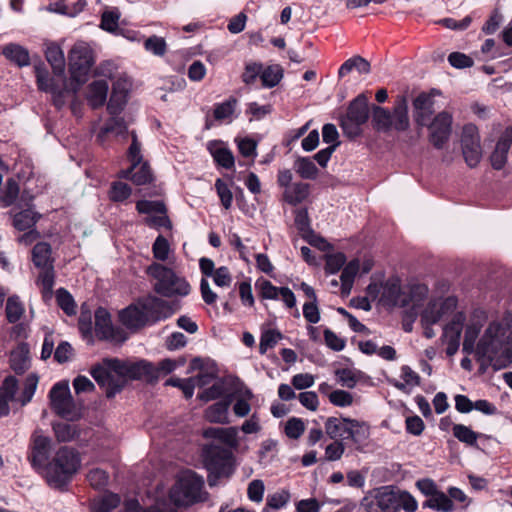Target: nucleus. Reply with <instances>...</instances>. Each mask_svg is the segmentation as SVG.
<instances>
[{"label":"nucleus","instance_id":"f257e3e1","mask_svg":"<svg viewBox=\"0 0 512 512\" xmlns=\"http://www.w3.org/2000/svg\"><path fill=\"white\" fill-rule=\"evenodd\" d=\"M512 347V332L509 326L498 321L491 322L476 346V354L483 364L495 370L503 369L509 362Z\"/></svg>","mask_w":512,"mask_h":512},{"label":"nucleus","instance_id":"f03ea898","mask_svg":"<svg viewBox=\"0 0 512 512\" xmlns=\"http://www.w3.org/2000/svg\"><path fill=\"white\" fill-rule=\"evenodd\" d=\"M179 306L154 295L138 298L130 304V333L170 318Z\"/></svg>","mask_w":512,"mask_h":512},{"label":"nucleus","instance_id":"7ed1b4c3","mask_svg":"<svg viewBox=\"0 0 512 512\" xmlns=\"http://www.w3.org/2000/svg\"><path fill=\"white\" fill-rule=\"evenodd\" d=\"M80 462L74 449L65 446L59 448L51 461L43 467L47 484L53 489L63 490L78 471Z\"/></svg>","mask_w":512,"mask_h":512},{"label":"nucleus","instance_id":"20e7f679","mask_svg":"<svg viewBox=\"0 0 512 512\" xmlns=\"http://www.w3.org/2000/svg\"><path fill=\"white\" fill-rule=\"evenodd\" d=\"M90 374L111 398L120 392L128 381V364L116 358H105L90 369Z\"/></svg>","mask_w":512,"mask_h":512},{"label":"nucleus","instance_id":"39448f33","mask_svg":"<svg viewBox=\"0 0 512 512\" xmlns=\"http://www.w3.org/2000/svg\"><path fill=\"white\" fill-rule=\"evenodd\" d=\"M145 272L154 281V292L163 297H185L191 291V286L184 277L161 263H151Z\"/></svg>","mask_w":512,"mask_h":512},{"label":"nucleus","instance_id":"423d86ee","mask_svg":"<svg viewBox=\"0 0 512 512\" xmlns=\"http://www.w3.org/2000/svg\"><path fill=\"white\" fill-rule=\"evenodd\" d=\"M128 82L126 79H118L113 83L112 93L108 102L107 109L112 116L110 121L101 129L98 138L103 140L105 136L113 134L115 136L123 135L126 130V124L123 117L119 114L124 110L127 104Z\"/></svg>","mask_w":512,"mask_h":512},{"label":"nucleus","instance_id":"0eeeda50","mask_svg":"<svg viewBox=\"0 0 512 512\" xmlns=\"http://www.w3.org/2000/svg\"><path fill=\"white\" fill-rule=\"evenodd\" d=\"M204 480L195 472H185L170 490V500L175 506L190 505L201 499Z\"/></svg>","mask_w":512,"mask_h":512},{"label":"nucleus","instance_id":"6e6552de","mask_svg":"<svg viewBox=\"0 0 512 512\" xmlns=\"http://www.w3.org/2000/svg\"><path fill=\"white\" fill-rule=\"evenodd\" d=\"M69 70L72 83L76 82L73 87L74 92H78L80 86L86 81L87 75L94 64L93 53L90 46L85 42L76 43L70 50Z\"/></svg>","mask_w":512,"mask_h":512},{"label":"nucleus","instance_id":"1a4fd4ad","mask_svg":"<svg viewBox=\"0 0 512 512\" xmlns=\"http://www.w3.org/2000/svg\"><path fill=\"white\" fill-rule=\"evenodd\" d=\"M369 118L368 98L358 95L350 104L347 114L341 119V128L346 136L355 138L361 134V126Z\"/></svg>","mask_w":512,"mask_h":512},{"label":"nucleus","instance_id":"9d476101","mask_svg":"<svg viewBox=\"0 0 512 512\" xmlns=\"http://www.w3.org/2000/svg\"><path fill=\"white\" fill-rule=\"evenodd\" d=\"M130 138V181L138 186L151 184L155 177L149 162L143 159L141 144L134 132L130 131Z\"/></svg>","mask_w":512,"mask_h":512},{"label":"nucleus","instance_id":"9b49d317","mask_svg":"<svg viewBox=\"0 0 512 512\" xmlns=\"http://www.w3.org/2000/svg\"><path fill=\"white\" fill-rule=\"evenodd\" d=\"M95 335L99 340L122 345L127 339L124 328L112 323L111 314L106 308L99 307L95 311Z\"/></svg>","mask_w":512,"mask_h":512},{"label":"nucleus","instance_id":"f8f14e48","mask_svg":"<svg viewBox=\"0 0 512 512\" xmlns=\"http://www.w3.org/2000/svg\"><path fill=\"white\" fill-rule=\"evenodd\" d=\"M51 408L53 411L66 419L73 420L79 413L70 393L68 382L56 383L49 392Z\"/></svg>","mask_w":512,"mask_h":512},{"label":"nucleus","instance_id":"ddd939ff","mask_svg":"<svg viewBox=\"0 0 512 512\" xmlns=\"http://www.w3.org/2000/svg\"><path fill=\"white\" fill-rule=\"evenodd\" d=\"M232 453L228 448H224L215 444L207 445L203 449V461L207 470L221 476L226 473Z\"/></svg>","mask_w":512,"mask_h":512},{"label":"nucleus","instance_id":"4468645a","mask_svg":"<svg viewBox=\"0 0 512 512\" xmlns=\"http://www.w3.org/2000/svg\"><path fill=\"white\" fill-rule=\"evenodd\" d=\"M462 153L467 165L476 167L482 158L480 137L476 126L468 124L464 126L461 137Z\"/></svg>","mask_w":512,"mask_h":512},{"label":"nucleus","instance_id":"2eb2a0df","mask_svg":"<svg viewBox=\"0 0 512 512\" xmlns=\"http://www.w3.org/2000/svg\"><path fill=\"white\" fill-rule=\"evenodd\" d=\"M452 121V115L443 111L437 114L428 125L430 142L435 148H443L444 144L448 141L452 130Z\"/></svg>","mask_w":512,"mask_h":512},{"label":"nucleus","instance_id":"dca6fc26","mask_svg":"<svg viewBox=\"0 0 512 512\" xmlns=\"http://www.w3.org/2000/svg\"><path fill=\"white\" fill-rule=\"evenodd\" d=\"M255 286L263 299L277 300L281 298L288 308H293L296 305V297L288 287H276L268 280H257Z\"/></svg>","mask_w":512,"mask_h":512},{"label":"nucleus","instance_id":"f3484780","mask_svg":"<svg viewBox=\"0 0 512 512\" xmlns=\"http://www.w3.org/2000/svg\"><path fill=\"white\" fill-rule=\"evenodd\" d=\"M32 196H21L20 206L25 207L18 213L13 214V226L18 231H26L34 229L35 224L40 218V214L31 208Z\"/></svg>","mask_w":512,"mask_h":512},{"label":"nucleus","instance_id":"a211bd4d","mask_svg":"<svg viewBox=\"0 0 512 512\" xmlns=\"http://www.w3.org/2000/svg\"><path fill=\"white\" fill-rule=\"evenodd\" d=\"M51 450V439L37 431L32 436L31 462L34 467H44Z\"/></svg>","mask_w":512,"mask_h":512},{"label":"nucleus","instance_id":"6ab92c4d","mask_svg":"<svg viewBox=\"0 0 512 512\" xmlns=\"http://www.w3.org/2000/svg\"><path fill=\"white\" fill-rule=\"evenodd\" d=\"M434 112V99L432 94L421 93L413 101V116L420 126H427Z\"/></svg>","mask_w":512,"mask_h":512},{"label":"nucleus","instance_id":"aec40b11","mask_svg":"<svg viewBox=\"0 0 512 512\" xmlns=\"http://www.w3.org/2000/svg\"><path fill=\"white\" fill-rule=\"evenodd\" d=\"M429 289L427 285L421 283H412L404 288L405 307L410 308L417 314V310L423 306L428 297Z\"/></svg>","mask_w":512,"mask_h":512},{"label":"nucleus","instance_id":"412c9836","mask_svg":"<svg viewBox=\"0 0 512 512\" xmlns=\"http://www.w3.org/2000/svg\"><path fill=\"white\" fill-rule=\"evenodd\" d=\"M404 289L398 278L388 279L382 287L381 301L388 306L405 307Z\"/></svg>","mask_w":512,"mask_h":512},{"label":"nucleus","instance_id":"4be33fe9","mask_svg":"<svg viewBox=\"0 0 512 512\" xmlns=\"http://www.w3.org/2000/svg\"><path fill=\"white\" fill-rule=\"evenodd\" d=\"M347 428H345L346 435L345 439H350L359 451L363 450V445L370 436V427L367 423L356 419L347 421Z\"/></svg>","mask_w":512,"mask_h":512},{"label":"nucleus","instance_id":"5701e85b","mask_svg":"<svg viewBox=\"0 0 512 512\" xmlns=\"http://www.w3.org/2000/svg\"><path fill=\"white\" fill-rule=\"evenodd\" d=\"M391 115L392 128L396 131H406L409 128L408 103L405 96L397 97Z\"/></svg>","mask_w":512,"mask_h":512},{"label":"nucleus","instance_id":"b1692460","mask_svg":"<svg viewBox=\"0 0 512 512\" xmlns=\"http://www.w3.org/2000/svg\"><path fill=\"white\" fill-rule=\"evenodd\" d=\"M108 83L105 80H96L89 84L86 99L92 108L102 106L107 98Z\"/></svg>","mask_w":512,"mask_h":512},{"label":"nucleus","instance_id":"393cba45","mask_svg":"<svg viewBox=\"0 0 512 512\" xmlns=\"http://www.w3.org/2000/svg\"><path fill=\"white\" fill-rule=\"evenodd\" d=\"M18 383L15 377L9 376L4 381L0 388V415H7L9 413V401L17 400L15 398Z\"/></svg>","mask_w":512,"mask_h":512},{"label":"nucleus","instance_id":"a878e982","mask_svg":"<svg viewBox=\"0 0 512 512\" xmlns=\"http://www.w3.org/2000/svg\"><path fill=\"white\" fill-rule=\"evenodd\" d=\"M510 136H512V133L510 134L507 131L506 136L498 140L495 150L491 155V164L496 170H501L507 162L508 153L511 148Z\"/></svg>","mask_w":512,"mask_h":512},{"label":"nucleus","instance_id":"bb28decb","mask_svg":"<svg viewBox=\"0 0 512 512\" xmlns=\"http://www.w3.org/2000/svg\"><path fill=\"white\" fill-rule=\"evenodd\" d=\"M231 404L230 397L222 401L216 402L209 406L205 411L207 420L212 423L226 424L229 423L228 410Z\"/></svg>","mask_w":512,"mask_h":512},{"label":"nucleus","instance_id":"cd10ccee","mask_svg":"<svg viewBox=\"0 0 512 512\" xmlns=\"http://www.w3.org/2000/svg\"><path fill=\"white\" fill-rule=\"evenodd\" d=\"M47 61L52 67L56 76L64 77L65 71V57L62 49L57 44H50L45 51Z\"/></svg>","mask_w":512,"mask_h":512},{"label":"nucleus","instance_id":"c85d7f7f","mask_svg":"<svg viewBox=\"0 0 512 512\" xmlns=\"http://www.w3.org/2000/svg\"><path fill=\"white\" fill-rule=\"evenodd\" d=\"M2 54L19 67L30 64V55L26 48L19 44L10 43L3 47Z\"/></svg>","mask_w":512,"mask_h":512},{"label":"nucleus","instance_id":"c756f323","mask_svg":"<svg viewBox=\"0 0 512 512\" xmlns=\"http://www.w3.org/2000/svg\"><path fill=\"white\" fill-rule=\"evenodd\" d=\"M310 193V185L308 183L296 182L283 192V199L290 205L302 203Z\"/></svg>","mask_w":512,"mask_h":512},{"label":"nucleus","instance_id":"7c9ffc66","mask_svg":"<svg viewBox=\"0 0 512 512\" xmlns=\"http://www.w3.org/2000/svg\"><path fill=\"white\" fill-rule=\"evenodd\" d=\"M464 321L465 316L462 313H456L451 322L444 327L443 337L446 342H451V344L454 345V348L460 344Z\"/></svg>","mask_w":512,"mask_h":512},{"label":"nucleus","instance_id":"2f4dec72","mask_svg":"<svg viewBox=\"0 0 512 512\" xmlns=\"http://www.w3.org/2000/svg\"><path fill=\"white\" fill-rule=\"evenodd\" d=\"M372 123L375 130L388 132L392 129V115L387 109L380 106L372 108Z\"/></svg>","mask_w":512,"mask_h":512},{"label":"nucleus","instance_id":"473e14b6","mask_svg":"<svg viewBox=\"0 0 512 512\" xmlns=\"http://www.w3.org/2000/svg\"><path fill=\"white\" fill-rule=\"evenodd\" d=\"M32 260L34 265L40 269L53 266L51 246L46 242L37 243L32 250Z\"/></svg>","mask_w":512,"mask_h":512},{"label":"nucleus","instance_id":"72a5a7b5","mask_svg":"<svg viewBox=\"0 0 512 512\" xmlns=\"http://www.w3.org/2000/svg\"><path fill=\"white\" fill-rule=\"evenodd\" d=\"M347 421L350 418L346 417H329L325 421V432L331 439L344 440L346 435L345 428H347Z\"/></svg>","mask_w":512,"mask_h":512},{"label":"nucleus","instance_id":"f704fd0d","mask_svg":"<svg viewBox=\"0 0 512 512\" xmlns=\"http://www.w3.org/2000/svg\"><path fill=\"white\" fill-rule=\"evenodd\" d=\"M377 512H400L398 493L383 491L376 498Z\"/></svg>","mask_w":512,"mask_h":512},{"label":"nucleus","instance_id":"c9c22d12","mask_svg":"<svg viewBox=\"0 0 512 512\" xmlns=\"http://www.w3.org/2000/svg\"><path fill=\"white\" fill-rule=\"evenodd\" d=\"M353 69H356L361 74L370 73V63L361 56H353L346 60L338 70L339 77H344L350 73Z\"/></svg>","mask_w":512,"mask_h":512},{"label":"nucleus","instance_id":"e433bc0d","mask_svg":"<svg viewBox=\"0 0 512 512\" xmlns=\"http://www.w3.org/2000/svg\"><path fill=\"white\" fill-rule=\"evenodd\" d=\"M130 379H145L148 382H152L157 379V375L151 364L140 361L130 363Z\"/></svg>","mask_w":512,"mask_h":512},{"label":"nucleus","instance_id":"4c0bfd02","mask_svg":"<svg viewBox=\"0 0 512 512\" xmlns=\"http://www.w3.org/2000/svg\"><path fill=\"white\" fill-rule=\"evenodd\" d=\"M359 267H360L359 260L354 259V260L350 261L343 268V271H342L341 277H340L341 282H342L341 290H342L343 294L347 295L350 293V291L352 289L353 282H354V278L359 270Z\"/></svg>","mask_w":512,"mask_h":512},{"label":"nucleus","instance_id":"58836bf2","mask_svg":"<svg viewBox=\"0 0 512 512\" xmlns=\"http://www.w3.org/2000/svg\"><path fill=\"white\" fill-rule=\"evenodd\" d=\"M481 328L482 322L480 320H473L467 325L463 341V350L466 353H472L473 351L476 352L475 342L479 336Z\"/></svg>","mask_w":512,"mask_h":512},{"label":"nucleus","instance_id":"ea45409f","mask_svg":"<svg viewBox=\"0 0 512 512\" xmlns=\"http://www.w3.org/2000/svg\"><path fill=\"white\" fill-rule=\"evenodd\" d=\"M294 168L303 179H315L318 176V168L309 157H298L294 162Z\"/></svg>","mask_w":512,"mask_h":512},{"label":"nucleus","instance_id":"a19ab883","mask_svg":"<svg viewBox=\"0 0 512 512\" xmlns=\"http://www.w3.org/2000/svg\"><path fill=\"white\" fill-rule=\"evenodd\" d=\"M450 302V299L445 303H438L437 301L430 302L428 307L423 311L422 320L428 325L437 323L442 318L444 309Z\"/></svg>","mask_w":512,"mask_h":512},{"label":"nucleus","instance_id":"79ce46f5","mask_svg":"<svg viewBox=\"0 0 512 512\" xmlns=\"http://www.w3.org/2000/svg\"><path fill=\"white\" fill-rule=\"evenodd\" d=\"M426 506L441 512H450L454 509L453 502L449 495L441 491L433 493L432 497L426 501Z\"/></svg>","mask_w":512,"mask_h":512},{"label":"nucleus","instance_id":"37998d69","mask_svg":"<svg viewBox=\"0 0 512 512\" xmlns=\"http://www.w3.org/2000/svg\"><path fill=\"white\" fill-rule=\"evenodd\" d=\"M290 498L291 494L286 489H280L272 494H268L263 512H266L268 509L279 510L285 507L290 501Z\"/></svg>","mask_w":512,"mask_h":512},{"label":"nucleus","instance_id":"c03bdc74","mask_svg":"<svg viewBox=\"0 0 512 512\" xmlns=\"http://www.w3.org/2000/svg\"><path fill=\"white\" fill-rule=\"evenodd\" d=\"M121 502L118 494L105 493L94 501L93 509L95 512H110Z\"/></svg>","mask_w":512,"mask_h":512},{"label":"nucleus","instance_id":"a18cd8bd","mask_svg":"<svg viewBox=\"0 0 512 512\" xmlns=\"http://www.w3.org/2000/svg\"><path fill=\"white\" fill-rule=\"evenodd\" d=\"M283 77V71L279 65H271L261 71V81L264 87L276 86Z\"/></svg>","mask_w":512,"mask_h":512},{"label":"nucleus","instance_id":"49530a36","mask_svg":"<svg viewBox=\"0 0 512 512\" xmlns=\"http://www.w3.org/2000/svg\"><path fill=\"white\" fill-rule=\"evenodd\" d=\"M54 279L55 274L53 266L41 268V272L38 277V284L41 285L44 297L51 296L55 283Z\"/></svg>","mask_w":512,"mask_h":512},{"label":"nucleus","instance_id":"de8ad7c7","mask_svg":"<svg viewBox=\"0 0 512 512\" xmlns=\"http://www.w3.org/2000/svg\"><path fill=\"white\" fill-rule=\"evenodd\" d=\"M56 438L60 442L72 441L78 435V429L75 424L61 422L53 426Z\"/></svg>","mask_w":512,"mask_h":512},{"label":"nucleus","instance_id":"09e8293b","mask_svg":"<svg viewBox=\"0 0 512 512\" xmlns=\"http://www.w3.org/2000/svg\"><path fill=\"white\" fill-rule=\"evenodd\" d=\"M24 313V306L18 296H11L6 303V317L9 323H16Z\"/></svg>","mask_w":512,"mask_h":512},{"label":"nucleus","instance_id":"8fccbe9b","mask_svg":"<svg viewBox=\"0 0 512 512\" xmlns=\"http://www.w3.org/2000/svg\"><path fill=\"white\" fill-rule=\"evenodd\" d=\"M56 300L58 306L68 315L72 316L76 314V303L72 295L64 288H60L56 291Z\"/></svg>","mask_w":512,"mask_h":512},{"label":"nucleus","instance_id":"3c124183","mask_svg":"<svg viewBox=\"0 0 512 512\" xmlns=\"http://www.w3.org/2000/svg\"><path fill=\"white\" fill-rule=\"evenodd\" d=\"M38 385V376L34 373L29 374L24 382L23 390L17 401L20 402L22 406L26 405L34 396Z\"/></svg>","mask_w":512,"mask_h":512},{"label":"nucleus","instance_id":"603ef678","mask_svg":"<svg viewBox=\"0 0 512 512\" xmlns=\"http://www.w3.org/2000/svg\"><path fill=\"white\" fill-rule=\"evenodd\" d=\"M453 435L460 442L467 445L474 446L477 442L478 434L471 428L463 424H455L453 426Z\"/></svg>","mask_w":512,"mask_h":512},{"label":"nucleus","instance_id":"864d4df0","mask_svg":"<svg viewBox=\"0 0 512 512\" xmlns=\"http://www.w3.org/2000/svg\"><path fill=\"white\" fill-rule=\"evenodd\" d=\"M64 80V77L61 78ZM63 88H59L58 86L51 87L50 91L53 98V103L57 108H61L65 104V97L68 93L75 94L76 92L73 91V87L76 85V82L72 83V80L70 79V83L67 84L65 81H63Z\"/></svg>","mask_w":512,"mask_h":512},{"label":"nucleus","instance_id":"5fc2aeb1","mask_svg":"<svg viewBox=\"0 0 512 512\" xmlns=\"http://www.w3.org/2000/svg\"><path fill=\"white\" fill-rule=\"evenodd\" d=\"M153 256L156 260L164 262L169 259L171 248L168 240L159 235L152 245Z\"/></svg>","mask_w":512,"mask_h":512},{"label":"nucleus","instance_id":"6e6d98bb","mask_svg":"<svg viewBox=\"0 0 512 512\" xmlns=\"http://www.w3.org/2000/svg\"><path fill=\"white\" fill-rule=\"evenodd\" d=\"M237 99L230 97L222 103L215 104L214 118L218 121L228 119L235 111Z\"/></svg>","mask_w":512,"mask_h":512},{"label":"nucleus","instance_id":"4d7b16f0","mask_svg":"<svg viewBox=\"0 0 512 512\" xmlns=\"http://www.w3.org/2000/svg\"><path fill=\"white\" fill-rule=\"evenodd\" d=\"M282 337V334L277 330L269 329L264 331L260 337L259 352L265 354L267 350L273 348Z\"/></svg>","mask_w":512,"mask_h":512},{"label":"nucleus","instance_id":"13d9d810","mask_svg":"<svg viewBox=\"0 0 512 512\" xmlns=\"http://www.w3.org/2000/svg\"><path fill=\"white\" fill-rule=\"evenodd\" d=\"M120 13L117 9L106 10L102 14L100 27L108 32L115 33L118 28Z\"/></svg>","mask_w":512,"mask_h":512},{"label":"nucleus","instance_id":"bf43d9fd","mask_svg":"<svg viewBox=\"0 0 512 512\" xmlns=\"http://www.w3.org/2000/svg\"><path fill=\"white\" fill-rule=\"evenodd\" d=\"M19 194V186L13 179H9L6 183L4 191L0 195V200L4 207L12 205Z\"/></svg>","mask_w":512,"mask_h":512},{"label":"nucleus","instance_id":"052dcab7","mask_svg":"<svg viewBox=\"0 0 512 512\" xmlns=\"http://www.w3.org/2000/svg\"><path fill=\"white\" fill-rule=\"evenodd\" d=\"M165 385L180 388L187 399L191 398L194 394L195 383H193V380L190 378L181 379L172 377L166 381Z\"/></svg>","mask_w":512,"mask_h":512},{"label":"nucleus","instance_id":"680f3d73","mask_svg":"<svg viewBox=\"0 0 512 512\" xmlns=\"http://www.w3.org/2000/svg\"><path fill=\"white\" fill-rule=\"evenodd\" d=\"M305 431V424L302 419L292 417L285 425V434L290 439H298Z\"/></svg>","mask_w":512,"mask_h":512},{"label":"nucleus","instance_id":"e2e57ef3","mask_svg":"<svg viewBox=\"0 0 512 512\" xmlns=\"http://www.w3.org/2000/svg\"><path fill=\"white\" fill-rule=\"evenodd\" d=\"M144 47L156 56H163L166 53L167 45L164 38L154 35L145 40Z\"/></svg>","mask_w":512,"mask_h":512},{"label":"nucleus","instance_id":"0e129e2a","mask_svg":"<svg viewBox=\"0 0 512 512\" xmlns=\"http://www.w3.org/2000/svg\"><path fill=\"white\" fill-rule=\"evenodd\" d=\"M345 262H346V256L341 252L327 255L326 256V264H325L326 273H328V274L337 273L344 266Z\"/></svg>","mask_w":512,"mask_h":512},{"label":"nucleus","instance_id":"69168bd1","mask_svg":"<svg viewBox=\"0 0 512 512\" xmlns=\"http://www.w3.org/2000/svg\"><path fill=\"white\" fill-rule=\"evenodd\" d=\"M225 392V384L223 381L215 382L211 387L205 389L198 394V398L202 401L208 402L221 397Z\"/></svg>","mask_w":512,"mask_h":512},{"label":"nucleus","instance_id":"338daca9","mask_svg":"<svg viewBox=\"0 0 512 512\" xmlns=\"http://www.w3.org/2000/svg\"><path fill=\"white\" fill-rule=\"evenodd\" d=\"M334 441L326 446L325 458L328 461L340 460L345 452V444L342 440L333 439Z\"/></svg>","mask_w":512,"mask_h":512},{"label":"nucleus","instance_id":"774afa93","mask_svg":"<svg viewBox=\"0 0 512 512\" xmlns=\"http://www.w3.org/2000/svg\"><path fill=\"white\" fill-rule=\"evenodd\" d=\"M214 160L226 169H230L234 166V156L232 152L223 147L217 148L212 152Z\"/></svg>","mask_w":512,"mask_h":512}]
</instances>
